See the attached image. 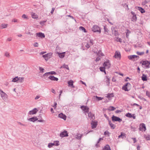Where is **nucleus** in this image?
Returning <instances> with one entry per match:
<instances>
[{"label": "nucleus", "mask_w": 150, "mask_h": 150, "mask_svg": "<svg viewBox=\"0 0 150 150\" xmlns=\"http://www.w3.org/2000/svg\"><path fill=\"white\" fill-rule=\"evenodd\" d=\"M73 81L71 80L68 82V84L69 86H71L72 88L74 87V86L73 85Z\"/></svg>", "instance_id": "c85d7f7f"}, {"label": "nucleus", "mask_w": 150, "mask_h": 150, "mask_svg": "<svg viewBox=\"0 0 150 150\" xmlns=\"http://www.w3.org/2000/svg\"><path fill=\"white\" fill-rule=\"evenodd\" d=\"M115 38L117 39H116V40H117V41L119 42H122V39L121 38H119L118 37H116Z\"/></svg>", "instance_id": "3c124183"}, {"label": "nucleus", "mask_w": 150, "mask_h": 150, "mask_svg": "<svg viewBox=\"0 0 150 150\" xmlns=\"http://www.w3.org/2000/svg\"><path fill=\"white\" fill-rule=\"evenodd\" d=\"M142 79L143 81H146L147 80V78L146 75L143 74L142 77Z\"/></svg>", "instance_id": "b1692460"}, {"label": "nucleus", "mask_w": 150, "mask_h": 150, "mask_svg": "<svg viewBox=\"0 0 150 150\" xmlns=\"http://www.w3.org/2000/svg\"><path fill=\"white\" fill-rule=\"evenodd\" d=\"M145 137L147 140H150V135H147L145 136Z\"/></svg>", "instance_id": "a18cd8bd"}, {"label": "nucleus", "mask_w": 150, "mask_h": 150, "mask_svg": "<svg viewBox=\"0 0 150 150\" xmlns=\"http://www.w3.org/2000/svg\"><path fill=\"white\" fill-rule=\"evenodd\" d=\"M65 53V52H63L62 53H58L59 57L61 58H63L64 57V54Z\"/></svg>", "instance_id": "a878e982"}, {"label": "nucleus", "mask_w": 150, "mask_h": 150, "mask_svg": "<svg viewBox=\"0 0 150 150\" xmlns=\"http://www.w3.org/2000/svg\"><path fill=\"white\" fill-rule=\"evenodd\" d=\"M0 93L1 96L3 99H6L7 98V95L1 89H0Z\"/></svg>", "instance_id": "39448f33"}, {"label": "nucleus", "mask_w": 150, "mask_h": 150, "mask_svg": "<svg viewBox=\"0 0 150 150\" xmlns=\"http://www.w3.org/2000/svg\"><path fill=\"white\" fill-rule=\"evenodd\" d=\"M130 85L131 84L129 83H127L124 85L122 87V89L124 90L125 91H128V90L127 89V86L128 85Z\"/></svg>", "instance_id": "4468645a"}, {"label": "nucleus", "mask_w": 150, "mask_h": 150, "mask_svg": "<svg viewBox=\"0 0 150 150\" xmlns=\"http://www.w3.org/2000/svg\"><path fill=\"white\" fill-rule=\"evenodd\" d=\"M150 1V0H145L144 1L142 2V4L143 5H145L146 4Z\"/></svg>", "instance_id": "2f4dec72"}, {"label": "nucleus", "mask_w": 150, "mask_h": 150, "mask_svg": "<svg viewBox=\"0 0 150 150\" xmlns=\"http://www.w3.org/2000/svg\"><path fill=\"white\" fill-rule=\"evenodd\" d=\"M52 55V53H49L47 54L42 55L43 57L47 61L51 58Z\"/></svg>", "instance_id": "20e7f679"}, {"label": "nucleus", "mask_w": 150, "mask_h": 150, "mask_svg": "<svg viewBox=\"0 0 150 150\" xmlns=\"http://www.w3.org/2000/svg\"><path fill=\"white\" fill-rule=\"evenodd\" d=\"M32 17L33 18L36 19L38 18L37 16L35 14V13L31 14Z\"/></svg>", "instance_id": "a19ab883"}, {"label": "nucleus", "mask_w": 150, "mask_h": 150, "mask_svg": "<svg viewBox=\"0 0 150 150\" xmlns=\"http://www.w3.org/2000/svg\"><path fill=\"white\" fill-rule=\"evenodd\" d=\"M53 146H54V144L53 143H50L48 144V147L49 148H51Z\"/></svg>", "instance_id": "58836bf2"}, {"label": "nucleus", "mask_w": 150, "mask_h": 150, "mask_svg": "<svg viewBox=\"0 0 150 150\" xmlns=\"http://www.w3.org/2000/svg\"><path fill=\"white\" fill-rule=\"evenodd\" d=\"M91 125L92 128H94L96 127L97 124L96 122H93V121L91 123Z\"/></svg>", "instance_id": "4be33fe9"}, {"label": "nucleus", "mask_w": 150, "mask_h": 150, "mask_svg": "<svg viewBox=\"0 0 150 150\" xmlns=\"http://www.w3.org/2000/svg\"><path fill=\"white\" fill-rule=\"evenodd\" d=\"M135 114H133L132 115L130 113H127L125 115V116L129 118H133V119H136V117L134 116Z\"/></svg>", "instance_id": "9b49d317"}, {"label": "nucleus", "mask_w": 150, "mask_h": 150, "mask_svg": "<svg viewBox=\"0 0 150 150\" xmlns=\"http://www.w3.org/2000/svg\"><path fill=\"white\" fill-rule=\"evenodd\" d=\"M100 141H99V140H98L97 142V144L95 145V146L97 147L100 146L98 144L99 143Z\"/></svg>", "instance_id": "052dcab7"}, {"label": "nucleus", "mask_w": 150, "mask_h": 150, "mask_svg": "<svg viewBox=\"0 0 150 150\" xmlns=\"http://www.w3.org/2000/svg\"><path fill=\"white\" fill-rule=\"evenodd\" d=\"M134 141V143H135L137 142V140L136 139V138H131Z\"/></svg>", "instance_id": "680f3d73"}, {"label": "nucleus", "mask_w": 150, "mask_h": 150, "mask_svg": "<svg viewBox=\"0 0 150 150\" xmlns=\"http://www.w3.org/2000/svg\"><path fill=\"white\" fill-rule=\"evenodd\" d=\"M54 10H55L54 8H52V10L51 11V13L52 14L53 13Z\"/></svg>", "instance_id": "69168bd1"}, {"label": "nucleus", "mask_w": 150, "mask_h": 150, "mask_svg": "<svg viewBox=\"0 0 150 150\" xmlns=\"http://www.w3.org/2000/svg\"><path fill=\"white\" fill-rule=\"evenodd\" d=\"M83 136V134H79L76 137V138L79 139L80 140L81 139V137Z\"/></svg>", "instance_id": "e433bc0d"}, {"label": "nucleus", "mask_w": 150, "mask_h": 150, "mask_svg": "<svg viewBox=\"0 0 150 150\" xmlns=\"http://www.w3.org/2000/svg\"><path fill=\"white\" fill-rule=\"evenodd\" d=\"M115 109V108L112 106L110 107L109 108L108 110L110 111H113Z\"/></svg>", "instance_id": "ea45409f"}, {"label": "nucleus", "mask_w": 150, "mask_h": 150, "mask_svg": "<svg viewBox=\"0 0 150 150\" xmlns=\"http://www.w3.org/2000/svg\"><path fill=\"white\" fill-rule=\"evenodd\" d=\"M18 80V76H16L13 79L12 81L15 82H17Z\"/></svg>", "instance_id": "c9c22d12"}, {"label": "nucleus", "mask_w": 150, "mask_h": 150, "mask_svg": "<svg viewBox=\"0 0 150 150\" xmlns=\"http://www.w3.org/2000/svg\"><path fill=\"white\" fill-rule=\"evenodd\" d=\"M62 67H63V68H65L69 70V68L68 65H66L64 64L62 66Z\"/></svg>", "instance_id": "c03bdc74"}, {"label": "nucleus", "mask_w": 150, "mask_h": 150, "mask_svg": "<svg viewBox=\"0 0 150 150\" xmlns=\"http://www.w3.org/2000/svg\"><path fill=\"white\" fill-rule=\"evenodd\" d=\"M8 24H2L1 26L3 28H6Z\"/></svg>", "instance_id": "37998d69"}, {"label": "nucleus", "mask_w": 150, "mask_h": 150, "mask_svg": "<svg viewBox=\"0 0 150 150\" xmlns=\"http://www.w3.org/2000/svg\"><path fill=\"white\" fill-rule=\"evenodd\" d=\"M121 54L119 52L116 51L115 54V55L114 57L116 58H121Z\"/></svg>", "instance_id": "ddd939ff"}, {"label": "nucleus", "mask_w": 150, "mask_h": 150, "mask_svg": "<svg viewBox=\"0 0 150 150\" xmlns=\"http://www.w3.org/2000/svg\"><path fill=\"white\" fill-rule=\"evenodd\" d=\"M38 111V110L37 109L35 108H34V109L30 111L28 113V114L29 115H33L36 114L37 111Z\"/></svg>", "instance_id": "9d476101"}, {"label": "nucleus", "mask_w": 150, "mask_h": 150, "mask_svg": "<svg viewBox=\"0 0 150 150\" xmlns=\"http://www.w3.org/2000/svg\"><path fill=\"white\" fill-rule=\"evenodd\" d=\"M81 108L85 112L88 113L89 112V108L87 106L84 105L81 106Z\"/></svg>", "instance_id": "6e6552de"}, {"label": "nucleus", "mask_w": 150, "mask_h": 150, "mask_svg": "<svg viewBox=\"0 0 150 150\" xmlns=\"http://www.w3.org/2000/svg\"><path fill=\"white\" fill-rule=\"evenodd\" d=\"M140 63L142 64V65L144 66L147 68L149 67L150 64L149 62L148 61H142Z\"/></svg>", "instance_id": "f03ea898"}, {"label": "nucleus", "mask_w": 150, "mask_h": 150, "mask_svg": "<svg viewBox=\"0 0 150 150\" xmlns=\"http://www.w3.org/2000/svg\"><path fill=\"white\" fill-rule=\"evenodd\" d=\"M46 21H43L40 22V24L41 25H43L44 24V23L46 22Z\"/></svg>", "instance_id": "0e129e2a"}, {"label": "nucleus", "mask_w": 150, "mask_h": 150, "mask_svg": "<svg viewBox=\"0 0 150 150\" xmlns=\"http://www.w3.org/2000/svg\"><path fill=\"white\" fill-rule=\"evenodd\" d=\"M137 20V17L136 15L132 16L131 20L133 22H135Z\"/></svg>", "instance_id": "5701e85b"}, {"label": "nucleus", "mask_w": 150, "mask_h": 150, "mask_svg": "<svg viewBox=\"0 0 150 150\" xmlns=\"http://www.w3.org/2000/svg\"><path fill=\"white\" fill-rule=\"evenodd\" d=\"M36 37H38L41 38H45V35L44 33L41 32H40L36 34Z\"/></svg>", "instance_id": "f8f14e48"}, {"label": "nucleus", "mask_w": 150, "mask_h": 150, "mask_svg": "<svg viewBox=\"0 0 150 150\" xmlns=\"http://www.w3.org/2000/svg\"><path fill=\"white\" fill-rule=\"evenodd\" d=\"M39 67V70L40 71V72H42V73L44 72V69L43 68H42V67Z\"/></svg>", "instance_id": "6e6d98bb"}, {"label": "nucleus", "mask_w": 150, "mask_h": 150, "mask_svg": "<svg viewBox=\"0 0 150 150\" xmlns=\"http://www.w3.org/2000/svg\"><path fill=\"white\" fill-rule=\"evenodd\" d=\"M138 9L140 11L141 13H145V11L144 9L142 8V7H141L138 6Z\"/></svg>", "instance_id": "412c9836"}, {"label": "nucleus", "mask_w": 150, "mask_h": 150, "mask_svg": "<svg viewBox=\"0 0 150 150\" xmlns=\"http://www.w3.org/2000/svg\"><path fill=\"white\" fill-rule=\"evenodd\" d=\"M51 75H56V73L54 71H51Z\"/></svg>", "instance_id": "bf43d9fd"}, {"label": "nucleus", "mask_w": 150, "mask_h": 150, "mask_svg": "<svg viewBox=\"0 0 150 150\" xmlns=\"http://www.w3.org/2000/svg\"><path fill=\"white\" fill-rule=\"evenodd\" d=\"M114 96L113 93H109L107 95V97L109 98H110L111 97H113Z\"/></svg>", "instance_id": "473e14b6"}, {"label": "nucleus", "mask_w": 150, "mask_h": 150, "mask_svg": "<svg viewBox=\"0 0 150 150\" xmlns=\"http://www.w3.org/2000/svg\"><path fill=\"white\" fill-rule=\"evenodd\" d=\"M104 134L105 135H107L108 136H109L110 133L108 131H105L104 133Z\"/></svg>", "instance_id": "09e8293b"}, {"label": "nucleus", "mask_w": 150, "mask_h": 150, "mask_svg": "<svg viewBox=\"0 0 150 150\" xmlns=\"http://www.w3.org/2000/svg\"><path fill=\"white\" fill-rule=\"evenodd\" d=\"M137 57H138L139 58V57L138 56L136 55H130L128 57V58L129 59L132 60H133V59Z\"/></svg>", "instance_id": "dca6fc26"}, {"label": "nucleus", "mask_w": 150, "mask_h": 150, "mask_svg": "<svg viewBox=\"0 0 150 150\" xmlns=\"http://www.w3.org/2000/svg\"><path fill=\"white\" fill-rule=\"evenodd\" d=\"M12 21L15 22H18V20L15 18H14L12 20Z\"/></svg>", "instance_id": "e2e57ef3"}, {"label": "nucleus", "mask_w": 150, "mask_h": 150, "mask_svg": "<svg viewBox=\"0 0 150 150\" xmlns=\"http://www.w3.org/2000/svg\"><path fill=\"white\" fill-rule=\"evenodd\" d=\"M112 120L113 121H118L119 122H121L122 121V119L119 117H116L113 115L112 117Z\"/></svg>", "instance_id": "423d86ee"}, {"label": "nucleus", "mask_w": 150, "mask_h": 150, "mask_svg": "<svg viewBox=\"0 0 150 150\" xmlns=\"http://www.w3.org/2000/svg\"><path fill=\"white\" fill-rule=\"evenodd\" d=\"M139 98H140L142 100H144L145 101H146V100L143 97H142V98H139Z\"/></svg>", "instance_id": "338daca9"}, {"label": "nucleus", "mask_w": 150, "mask_h": 150, "mask_svg": "<svg viewBox=\"0 0 150 150\" xmlns=\"http://www.w3.org/2000/svg\"><path fill=\"white\" fill-rule=\"evenodd\" d=\"M120 134V135H119L118 137V138H121L122 139H123L124 137H126V134L125 133L123 132H121Z\"/></svg>", "instance_id": "aec40b11"}, {"label": "nucleus", "mask_w": 150, "mask_h": 150, "mask_svg": "<svg viewBox=\"0 0 150 150\" xmlns=\"http://www.w3.org/2000/svg\"><path fill=\"white\" fill-rule=\"evenodd\" d=\"M139 129L140 130H144L145 131L146 130V127L144 123L141 124L140 125Z\"/></svg>", "instance_id": "1a4fd4ad"}, {"label": "nucleus", "mask_w": 150, "mask_h": 150, "mask_svg": "<svg viewBox=\"0 0 150 150\" xmlns=\"http://www.w3.org/2000/svg\"><path fill=\"white\" fill-rule=\"evenodd\" d=\"M17 123H18V124H19L21 125H22V126H26V125L23 124L20 122H18Z\"/></svg>", "instance_id": "13d9d810"}, {"label": "nucleus", "mask_w": 150, "mask_h": 150, "mask_svg": "<svg viewBox=\"0 0 150 150\" xmlns=\"http://www.w3.org/2000/svg\"><path fill=\"white\" fill-rule=\"evenodd\" d=\"M88 115L89 117H90L91 119H93L94 118V115L91 112L88 113Z\"/></svg>", "instance_id": "c756f323"}, {"label": "nucleus", "mask_w": 150, "mask_h": 150, "mask_svg": "<svg viewBox=\"0 0 150 150\" xmlns=\"http://www.w3.org/2000/svg\"><path fill=\"white\" fill-rule=\"evenodd\" d=\"M22 18H23L25 19L26 20H28L29 19V18L28 16H27L25 14H24L22 15Z\"/></svg>", "instance_id": "72a5a7b5"}, {"label": "nucleus", "mask_w": 150, "mask_h": 150, "mask_svg": "<svg viewBox=\"0 0 150 150\" xmlns=\"http://www.w3.org/2000/svg\"><path fill=\"white\" fill-rule=\"evenodd\" d=\"M4 55L6 57H10V55L9 53H8V52H6L5 53Z\"/></svg>", "instance_id": "de8ad7c7"}, {"label": "nucleus", "mask_w": 150, "mask_h": 150, "mask_svg": "<svg viewBox=\"0 0 150 150\" xmlns=\"http://www.w3.org/2000/svg\"><path fill=\"white\" fill-rule=\"evenodd\" d=\"M34 45L35 47H38V43L37 42H36L34 44Z\"/></svg>", "instance_id": "774afa93"}, {"label": "nucleus", "mask_w": 150, "mask_h": 150, "mask_svg": "<svg viewBox=\"0 0 150 150\" xmlns=\"http://www.w3.org/2000/svg\"><path fill=\"white\" fill-rule=\"evenodd\" d=\"M126 37L128 38L129 36V34L131 33V32L128 29H127L126 30Z\"/></svg>", "instance_id": "bb28decb"}, {"label": "nucleus", "mask_w": 150, "mask_h": 150, "mask_svg": "<svg viewBox=\"0 0 150 150\" xmlns=\"http://www.w3.org/2000/svg\"><path fill=\"white\" fill-rule=\"evenodd\" d=\"M23 77L18 78V81L19 82L22 83L23 81Z\"/></svg>", "instance_id": "79ce46f5"}, {"label": "nucleus", "mask_w": 150, "mask_h": 150, "mask_svg": "<svg viewBox=\"0 0 150 150\" xmlns=\"http://www.w3.org/2000/svg\"><path fill=\"white\" fill-rule=\"evenodd\" d=\"M38 120V119L36 117H34L28 119V120L29 121H32L33 122H34L35 121L37 120Z\"/></svg>", "instance_id": "6ab92c4d"}, {"label": "nucleus", "mask_w": 150, "mask_h": 150, "mask_svg": "<svg viewBox=\"0 0 150 150\" xmlns=\"http://www.w3.org/2000/svg\"><path fill=\"white\" fill-rule=\"evenodd\" d=\"M48 78L51 80L54 81H57L58 80V78L55 77L53 76H50Z\"/></svg>", "instance_id": "2eb2a0df"}, {"label": "nucleus", "mask_w": 150, "mask_h": 150, "mask_svg": "<svg viewBox=\"0 0 150 150\" xmlns=\"http://www.w3.org/2000/svg\"><path fill=\"white\" fill-rule=\"evenodd\" d=\"M144 52H137V54L138 55H143L144 54Z\"/></svg>", "instance_id": "49530a36"}, {"label": "nucleus", "mask_w": 150, "mask_h": 150, "mask_svg": "<svg viewBox=\"0 0 150 150\" xmlns=\"http://www.w3.org/2000/svg\"><path fill=\"white\" fill-rule=\"evenodd\" d=\"M104 29L105 32L108 33V30L105 26H104Z\"/></svg>", "instance_id": "5fc2aeb1"}, {"label": "nucleus", "mask_w": 150, "mask_h": 150, "mask_svg": "<svg viewBox=\"0 0 150 150\" xmlns=\"http://www.w3.org/2000/svg\"><path fill=\"white\" fill-rule=\"evenodd\" d=\"M97 54L99 56L101 55L102 56H103V54L102 53L101 51L100 50L97 53Z\"/></svg>", "instance_id": "8fccbe9b"}, {"label": "nucleus", "mask_w": 150, "mask_h": 150, "mask_svg": "<svg viewBox=\"0 0 150 150\" xmlns=\"http://www.w3.org/2000/svg\"><path fill=\"white\" fill-rule=\"evenodd\" d=\"M108 122L111 129H114L116 127V125L115 124L112 123L110 120H108Z\"/></svg>", "instance_id": "a211bd4d"}, {"label": "nucleus", "mask_w": 150, "mask_h": 150, "mask_svg": "<svg viewBox=\"0 0 150 150\" xmlns=\"http://www.w3.org/2000/svg\"><path fill=\"white\" fill-rule=\"evenodd\" d=\"M110 61L109 60H108L107 61L105 62L103 65L106 69H109L110 66Z\"/></svg>", "instance_id": "7ed1b4c3"}, {"label": "nucleus", "mask_w": 150, "mask_h": 150, "mask_svg": "<svg viewBox=\"0 0 150 150\" xmlns=\"http://www.w3.org/2000/svg\"><path fill=\"white\" fill-rule=\"evenodd\" d=\"M48 75V74H47V73H46L45 74H44L43 75V76L44 77V79H46V80H47L46 79V77H47Z\"/></svg>", "instance_id": "603ef678"}, {"label": "nucleus", "mask_w": 150, "mask_h": 150, "mask_svg": "<svg viewBox=\"0 0 150 150\" xmlns=\"http://www.w3.org/2000/svg\"><path fill=\"white\" fill-rule=\"evenodd\" d=\"M79 29L80 30H82L85 33H86L87 32L85 28L84 27H83L82 26L80 27L79 28Z\"/></svg>", "instance_id": "f704fd0d"}, {"label": "nucleus", "mask_w": 150, "mask_h": 150, "mask_svg": "<svg viewBox=\"0 0 150 150\" xmlns=\"http://www.w3.org/2000/svg\"><path fill=\"white\" fill-rule=\"evenodd\" d=\"M103 150H111L109 146L106 145L104 146Z\"/></svg>", "instance_id": "393cba45"}, {"label": "nucleus", "mask_w": 150, "mask_h": 150, "mask_svg": "<svg viewBox=\"0 0 150 150\" xmlns=\"http://www.w3.org/2000/svg\"><path fill=\"white\" fill-rule=\"evenodd\" d=\"M146 95L148 97L150 98V92L147 91L146 92Z\"/></svg>", "instance_id": "864d4df0"}, {"label": "nucleus", "mask_w": 150, "mask_h": 150, "mask_svg": "<svg viewBox=\"0 0 150 150\" xmlns=\"http://www.w3.org/2000/svg\"><path fill=\"white\" fill-rule=\"evenodd\" d=\"M105 68H106L104 66L103 67H100L99 69H100V70L101 71L104 72L105 73V74H106V72H105Z\"/></svg>", "instance_id": "cd10ccee"}, {"label": "nucleus", "mask_w": 150, "mask_h": 150, "mask_svg": "<svg viewBox=\"0 0 150 150\" xmlns=\"http://www.w3.org/2000/svg\"><path fill=\"white\" fill-rule=\"evenodd\" d=\"M96 98L98 100H100L102 99V98L101 97H99L97 96H96Z\"/></svg>", "instance_id": "4d7b16f0"}, {"label": "nucleus", "mask_w": 150, "mask_h": 150, "mask_svg": "<svg viewBox=\"0 0 150 150\" xmlns=\"http://www.w3.org/2000/svg\"><path fill=\"white\" fill-rule=\"evenodd\" d=\"M58 117L61 118L63 119L64 120H65L66 119V116L63 114L62 113H61L59 114Z\"/></svg>", "instance_id": "f3484780"}, {"label": "nucleus", "mask_w": 150, "mask_h": 150, "mask_svg": "<svg viewBox=\"0 0 150 150\" xmlns=\"http://www.w3.org/2000/svg\"><path fill=\"white\" fill-rule=\"evenodd\" d=\"M112 34L115 35V36H117L118 35V32L115 30L112 31Z\"/></svg>", "instance_id": "7c9ffc66"}, {"label": "nucleus", "mask_w": 150, "mask_h": 150, "mask_svg": "<svg viewBox=\"0 0 150 150\" xmlns=\"http://www.w3.org/2000/svg\"><path fill=\"white\" fill-rule=\"evenodd\" d=\"M92 30L94 32H98L99 34L101 33V29L97 25H93L92 28Z\"/></svg>", "instance_id": "f257e3e1"}, {"label": "nucleus", "mask_w": 150, "mask_h": 150, "mask_svg": "<svg viewBox=\"0 0 150 150\" xmlns=\"http://www.w3.org/2000/svg\"><path fill=\"white\" fill-rule=\"evenodd\" d=\"M68 135L67 131L64 130V132H62L60 134V136L61 137H68Z\"/></svg>", "instance_id": "0eeeda50"}, {"label": "nucleus", "mask_w": 150, "mask_h": 150, "mask_svg": "<svg viewBox=\"0 0 150 150\" xmlns=\"http://www.w3.org/2000/svg\"><path fill=\"white\" fill-rule=\"evenodd\" d=\"M59 141H55L54 142V146H59Z\"/></svg>", "instance_id": "4c0bfd02"}]
</instances>
